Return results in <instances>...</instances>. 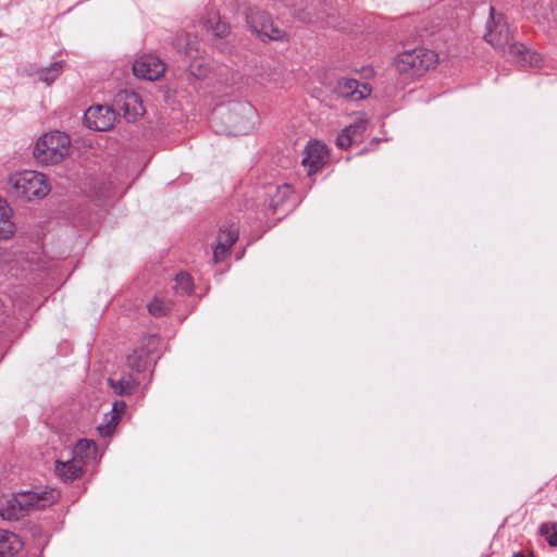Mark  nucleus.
I'll return each instance as SVG.
<instances>
[{"label": "nucleus", "mask_w": 557, "mask_h": 557, "mask_svg": "<svg viewBox=\"0 0 557 557\" xmlns=\"http://www.w3.org/2000/svg\"><path fill=\"white\" fill-rule=\"evenodd\" d=\"M490 18L491 22L487 23V32L484 35V39L488 44L521 66L542 67L544 65L540 53L515 40L513 33L509 29L503 15H495L494 7H490Z\"/></svg>", "instance_id": "f257e3e1"}, {"label": "nucleus", "mask_w": 557, "mask_h": 557, "mask_svg": "<svg viewBox=\"0 0 557 557\" xmlns=\"http://www.w3.org/2000/svg\"><path fill=\"white\" fill-rule=\"evenodd\" d=\"M57 498L54 492H21L0 498V517L16 521L32 509H44L53 504Z\"/></svg>", "instance_id": "f03ea898"}, {"label": "nucleus", "mask_w": 557, "mask_h": 557, "mask_svg": "<svg viewBox=\"0 0 557 557\" xmlns=\"http://www.w3.org/2000/svg\"><path fill=\"white\" fill-rule=\"evenodd\" d=\"M7 190L17 199L32 201L46 197L50 191V187L44 174L25 171L9 176Z\"/></svg>", "instance_id": "7ed1b4c3"}, {"label": "nucleus", "mask_w": 557, "mask_h": 557, "mask_svg": "<svg viewBox=\"0 0 557 557\" xmlns=\"http://www.w3.org/2000/svg\"><path fill=\"white\" fill-rule=\"evenodd\" d=\"M70 151V138L61 132L45 134L34 148V157L40 163H60Z\"/></svg>", "instance_id": "20e7f679"}, {"label": "nucleus", "mask_w": 557, "mask_h": 557, "mask_svg": "<svg viewBox=\"0 0 557 557\" xmlns=\"http://www.w3.org/2000/svg\"><path fill=\"white\" fill-rule=\"evenodd\" d=\"M437 63V54L424 48H416L398 53L394 65L400 74L420 76Z\"/></svg>", "instance_id": "39448f33"}, {"label": "nucleus", "mask_w": 557, "mask_h": 557, "mask_svg": "<svg viewBox=\"0 0 557 557\" xmlns=\"http://www.w3.org/2000/svg\"><path fill=\"white\" fill-rule=\"evenodd\" d=\"M246 18L251 32L262 40H282L286 35L265 11L250 9Z\"/></svg>", "instance_id": "423d86ee"}, {"label": "nucleus", "mask_w": 557, "mask_h": 557, "mask_svg": "<svg viewBox=\"0 0 557 557\" xmlns=\"http://www.w3.org/2000/svg\"><path fill=\"white\" fill-rule=\"evenodd\" d=\"M114 115L122 114L127 122H134L145 113L143 102L135 91L119 90L111 107Z\"/></svg>", "instance_id": "0eeeda50"}, {"label": "nucleus", "mask_w": 557, "mask_h": 557, "mask_svg": "<svg viewBox=\"0 0 557 557\" xmlns=\"http://www.w3.org/2000/svg\"><path fill=\"white\" fill-rule=\"evenodd\" d=\"M329 150L320 141H309L304 150L302 165L307 169L308 175L319 172L327 162Z\"/></svg>", "instance_id": "6e6552de"}, {"label": "nucleus", "mask_w": 557, "mask_h": 557, "mask_svg": "<svg viewBox=\"0 0 557 557\" xmlns=\"http://www.w3.org/2000/svg\"><path fill=\"white\" fill-rule=\"evenodd\" d=\"M115 115L108 106L97 104L90 107L84 113V123L94 131H107L114 122Z\"/></svg>", "instance_id": "1a4fd4ad"}, {"label": "nucleus", "mask_w": 557, "mask_h": 557, "mask_svg": "<svg viewBox=\"0 0 557 557\" xmlns=\"http://www.w3.org/2000/svg\"><path fill=\"white\" fill-rule=\"evenodd\" d=\"M164 70L165 67L162 61L151 54L137 59L133 64L134 75L147 81L158 79L163 74Z\"/></svg>", "instance_id": "9d476101"}, {"label": "nucleus", "mask_w": 557, "mask_h": 557, "mask_svg": "<svg viewBox=\"0 0 557 557\" xmlns=\"http://www.w3.org/2000/svg\"><path fill=\"white\" fill-rule=\"evenodd\" d=\"M333 92L338 98H345L350 100H361L370 94V89L366 84H360L354 78H341L337 81Z\"/></svg>", "instance_id": "9b49d317"}, {"label": "nucleus", "mask_w": 557, "mask_h": 557, "mask_svg": "<svg viewBox=\"0 0 557 557\" xmlns=\"http://www.w3.org/2000/svg\"><path fill=\"white\" fill-rule=\"evenodd\" d=\"M238 239V228L233 223L230 226H222L219 231L216 245L213 250L215 262H220L224 256L231 250Z\"/></svg>", "instance_id": "f8f14e48"}, {"label": "nucleus", "mask_w": 557, "mask_h": 557, "mask_svg": "<svg viewBox=\"0 0 557 557\" xmlns=\"http://www.w3.org/2000/svg\"><path fill=\"white\" fill-rule=\"evenodd\" d=\"M84 466L85 461H81L77 458H72L67 461L57 460L54 472L64 482L74 481L83 474Z\"/></svg>", "instance_id": "ddd939ff"}, {"label": "nucleus", "mask_w": 557, "mask_h": 557, "mask_svg": "<svg viewBox=\"0 0 557 557\" xmlns=\"http://www.w3.org/2000/svg\"><path fill=\"white\" fill-rule=\"evenodd\" d=\"M233 116H242L239 123V132L248 133L255 126V119L257 117L256 109L250 103H236L233 108Z\"/></svg>", "instance_id": "4468645a"}, {"label": "nucleus", "mask_w": 557, "mask_h": 557, "mask_svg": "<svg viewBox=\"0 0 557 557\" xmlns=\"http://www.w3.org/2000/svg\"><path fill=\"white\" fill-rule=\"evenodd\" d=\"M20 537L9 531L0 530V557H10L22 548Z\"/></svg>", "instance_id": "2eb2a0df"}, {"label": "nucleus", "mask_w": 557, "mask_h": 557, "mask_svg": "<svg viewBox=\"0 0 557 557\" xmlns=\"http://www.w3.org/2000/svg\"><path fill=\"white\" fill-rule=\"evenodd\" d=\"M11 215L12 209L7 200L0 197V239H7L14 234L15 226Z\"/></svg>", "instance_id": "dca6fc26"}, {"label": "nucleus", "mask_w": 557, "mask_h": 557, "mask_svg": "<svg viewBox=\"0 0 557 557\" xmlns=\"http://www.w3.org/2000/svg\"><path fill=\"white\" fill-rule=\"evenodd\" d=\"M125 407H126L125 403H123V401H115L113 404V411L116 413L112 414L110 420L107 423L100 424L97 428V430L101 436L107 437L113 433L115 426L119 423L120 413L124 411Z\"/></svg>", "instance_id": "f3484780"}, {"label": "nucleus", "mask_w": 557, "mask_h": 557, "mask_svg": "<svg viewBox=\"0 0 557 557\" xmlns=\"http://www.w3.org/2000/svg\"><path fill=\"white\" fill-rule=\"evenodd\" d=\"M197 37L191 34H183L174 39V46L180 52L191 57L193 52H198Z\"/></svg>", "instance_id": "a211bd4d"}, {"label": "nucleus", "mask_w": 557, "mask_h": 557, "mask_svg": "<svg viewBox=\"0 0 557 557\" xmlns=\"http://www.w3.org/2000/svg\"><path fill=\"white\" fill-rule=\"evenodd\" d=\"M109 384L113 387L115 393L121 395L132 394L138 386V382L132 375H124L119 381L109 379Z\"/></svg>", "instance_id": "6ab92c4d"}, {"label": "nucleus", "mask_w": 557, "mask_h": 557, "mask_svg": "<svg viewBox=\"0 0 557 557\" xmlns=\"http://www.w3.org/2000/svg\"><path fill=\"white\" fill-rule=\"evenodd\" d=\"M96 444L94 441L86 438L79 440L74 448V457L84 461V459H91L96 456Z\"/></svg>", "instance_id": "aec40b11"}, {"label": "nucleus", "mask_w": 557, "mask_h": 557, "mask_svg": "<svg viewBox=\"0 0 557 557\" xmlns=\"http://www.w3.org/2000/svg\"><path fill=\"white\" fill-rule=\"evenodd\" d=\"M207 28L212 32V35H213L212 40H213L214 45L219 49L223 50V46H222V44H220V41L222 38L227 36L228 26L225 23L221 22L220 18H218V21L212 18V20L208 21Z\"/></svg>", "instance_id": "412c9836"}, {"label": "nucleus", "mask_w": 557, "mask_h": 557, "mask_svg": "<svg viewBox=\"0 0 557 557\" xmlns=\"http://www.w3.org/2000/svg\"><path fill=\"white\" fill-rule=\"evenodd\" d=\"M63 70V61L52 62L47 67L41 69L38 72V77L41 82H45L48 86L51 85L57 77L60 76Z\"/></svg>", "instance_id": "4be33fe9"}, {"label": "nucleus", "mask_w": 557, "mask_h": 557, "mask_svg": "<svg viewBox=\"0 0 557 557\" xmlns=\"http://www.w3.org/2000/svg\"><path fill=\"white\" fill-rule=\"evenodd\" d=\"M177 293L189 294L193 290L191 276L188 273L181 272L175 276V286Z\"/></svg>", "instance_id": "5701e85b"}, {"label": "nucleus", "mask_w": 557, "mask_h": 557, "mask_svg": "<svg viewBox=\"0 0 557 557\" xmlns=\"http://www.w3.org/2000/svg\"><path fill=\"white\" fill-rule=\"evenodd\" d=\"M189 74L194 77L201 79L205 78L209 73V66L203 62V60L195 58L189 66H188Z\"/></svg>", "instance_id": "b1692460"}, {"label": "nucleus", "mask_w": 557, "mask_h": 557, "mask_svg": "<svg viewBox=\"0 0 557 557\" xmlns=\"http://www.w3.org/2000/svg\"><path fill=\"white\" fill-rule=\"evenodd\" d=\"M127 366L137 372H141L145 370L146 360L143 351L134 350L132 354L127 356Z\"/></svg>", "instance_id": "393cba45"}, {"label": "nucleus", "mask_w": 557, "mask_h": 557, "mask_svg": "<svg viewBox=\"0 0 557 557\" xmlns=\"http://www.w3.org/2000/svg\"><path fill=\"white\" fill-rule=\"evenodd\" d=\"M344 129L349 135V137H351L354 143L360 141L366 131V121L359 120L346 126Z\"/></svg>", "instance_id": "a878e982"}, {"label": "nucleus", "mask_w": 557, "mask_h": 557, "mask_svg": "<svg viewBox=\"0 0 557 557\" xmlns=\"http://www.w3.org/2000/svg\"><path fill=\"white\" fill-rule=\"evenodd\" d=\"M290 196V186L284 184L276 188V195L272 199V206L274 208L283 205L285 200Z\"/></svg>", "instance_id": "bb28decb"}, {"label": "nucleus", "mask_w": 557, "mask_h": 557, "mask_svg": "<svg viewBox=\"0 0 557 557\" xmlns=\"http://www.w3.org/2000/svg\"><path fill=\"white\" fill-rule=\"evenodd\" d=\"M149 313L153 317H162L168 310V306L160 299H154L148 305Z\"/></svg>", "instance_id": "cd10ccee"}, {"label": "nucleus", "mask_w": 557, "mask_h": 557, "mask_svg": "<svg viewBox=\"0 0 557 557\" xmlns=\"http://www.w3.org/2000/svg\"><path fill=\"white\" fill-rule=\"evenodd\" d=\"M354 144V140L343 129L341 134L336 137V146L341 149H347Z\"/></svg>", "instance_id": "c85d7f7f"}, {"label": "nucleus", "mask_w": 557, "mask_h": 557, "mask_svg": "<svg viewBox=\"0 0 557 557\" xmlns=\"http://www.w3.org/2000/svg\"><path fill=\"white\" fill-rule=\"evenodd\" d=\"M557 527V523H555L554 525H549L548 523H542L541 527H540V534L541 535H547L550 531L552 528H555Z\"/></svg>", "instance_id": "c756f323"}, {"label": "nucleus", "mask_w": 557, "mask_h": 557, "mask_svg": "<svg viewBox=\"0 0 557 557\" xmlns=\"http://www.w3.org/2000/svg\"><path fill=\"white\" fill-rule=\"evenodd\" d=\"M547 542L550 546L557 547V531L548 536Z\"/></svg>", "instance_id": "7c9ffc66"}, {"label": "nucleus", "mask_w": 557, "mask_h": 557, "mask_svg": "<svg viewBox=\"0 0 557 557\" xmlns=\"http://www.w3.org/2000/svg\"><path fill=\"white\" fill-rule=\"evenodd\" d=\"M512 557H534L533 553L530 552L528 554L523 553V552H517L513 554Z\"/></svg>", "instance_id": "2f4dec72"}]
</instances>
